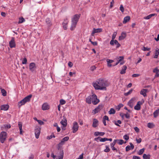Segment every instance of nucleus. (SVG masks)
I'll use <instances>...</instances> for the list:
<instances>
[{
	"label": "nucleus",
	"instance_id": "f257e3e1",
	"mask_svg": "<svg viewBox=\"0 0 159 159\" xmlns=\"http://www.w3.org/2000/svg\"><path fill=\"white\" fill-rule=\"evenodd\" d=\"M106 82L102 79H100L97 80L95 83H93V85L96 89L106 90Z\"/></svg>",
	"mask_w": 159,
	"mask_h": 159
},
{
	"label": "nucleus",
	"instance_id": "f03ea898",
	"mask_svg": "<svg viewBox=\"0 0 159 159\" xmlns=\"http://www.w3.org/2000/svg\"><path fill=\"white\" fill-rule=\"evenodd\" d=\"M80 16V14H76L72 16L71 20V24L70 28V30H73L76 28L77 23Z\"/></svg>",
	"mask_w": 159,
	"mask_h": 159
},
{
	"label": "nucleus",
	"instance_id": "7ed1b4c3",
	"mask_svg": "<svg viewBox=\"0 0 159 159\" xmlns=\"http://www.w3.org/2000/svg\"><path fill=\"white\" fill-rule=\"evenodd\" d=\"M32 96L31 94L29 95L19 102L18 103L19 107H20L22 105H24L27 102H30Z\"/></svg>",
	"mask_w": 159,
	"mask_h": 159
},
{
	"label": "nucleus",
	"instance_id": "20e7f679",
	"mask_svg": "<svg viewBox=\"0 0 159 159\" xmlns=\"http://www.w3.org/2000/svg\"><path fill=\"white\" fill-rule=\"evenodd\" d=\"M7 136V133L4 131L2 132L0 134V141L3 143L6 140Z\"/></svg>",
	"mask_w": 159,
	"mask_h": 159
},
{
	"label": "nucleus",
	"instance_id": "39448f33",
	"mask_svg": "<svg viewBox=\"0 0 159 159\" xmlns=\"http://www.w3.org/2000/svg\"><path fill=\"white\" fill-rule=\"evenodd\" d=\"M69 139V137L68 136L66 137L63 138L58 144V150H59L60 147L63 145L65 142L67 141Z\"/></svg>",
	"mask_w": 159,
	"mask_h": 159
},
{
	"label": "nucleus",
	"instance_id": "423d86ee",
	"mask_svg": "<svg viewBox=\"0 0 159 159\" xmlns=\"http://www.w3.org/2000/svg\"><path fill=\"white\" fill-rule=\"evenodd\" d=\"M78 129L79 126L78 123L76 122H74L72 128L73 133H76L78 130Z\"/></svg>",
	"mask_w": 159,
	"mask_h": 159
},
{
	"label": "nucleus",
	"instance_id": "0eeeda50",
	"mask_svg": "<svg viewBox=\"0 0 159 159\" xmlns=\"http://www.w3.org/2000/svg\"><path fill=\"white\" fill-rule=\"evenodd\" d=\"M41 129L39 127H37L35 129V135L37 139L39 138L40 133Z\"/></svg>",
	"mask_w": 159,
	"mask_h": 159
},
{
	"label": "nucleus",
	"instance_id": "6e6552de",
	"mask_svg": "<svg viewBox=\"0 0 159 159\" xmlns=\"http://www.w3.org/2000/svg\"><path fill=\"white\" fill-rule=\"evenodd\" d=\"M93 98L92 102L94 105H96L99 102V100L97 98V97L95 94H93Z\"/></svg>",
	"mask_w": 159,
	"mask_h": 159
},
{
	"label": "nucleus",
	"instance_id": "1a4fd4ad",
	"mask_svg": "<svg viewBox=\"0 0 159 159\" xmlns=\"http://www.w3.org/2000/svg\"><path fill=\"white\" fill-rule=\"evenodd\" d=\"M10 47L11 48H15L16 47V43L15 39L14 37H12L11 40L9 42Z\"/></svg>",
	"mask_w": 159,
	"mask_h": 159
},
{
	"label": "nucleus",
	"instance_id": "9d476101",
	"mask_svg": "<svg viewBox=\"0 0 159 159\" xmlns=\"http://www.w3.org/2000/svg\"><path fill=\"white\" fill-rule=\"evenodd\" d=\"M102 105H99L92 112L94 114H95L98 113L102 109Z\"/></svg>",
	"mask_w": 159,
	"mask_h": 159
},
{
	"label": "nucleus",
	"instance_id": "9b49d317",
	"mask_svg": "<svg viewBox=\"0 0 159 159\" xmlns=\"http://www.w3.org/2000/svg\"><path fill=\"white\" fill-rule=\"evenodd\" d=\"M60 123L65 127L67 126V120L66 117L64 116H63V119L61 121Z\"/></svg>",
	"mask_w": 159,
	"mask_h": 159
},
{
	"label": "nucleus",
	"instance_id": "f8f14e48",
	"mask_svg": "<svg viewBox=\"0 0 159 159\" xmlns=\"http://www.w3.org/2000/svg\"><path fill=\"white\" fill-rule=\"evenodd\" d=\"M30 70L32 71H35L36 69L35 64L34 62H32L30 64Z\"/></svg>",
	"mask_w": 159,
	"mask_h": 159
},
{
	"label": "nucleus",
	"instance_id": "ddd939ff",
	"mask_svg": "<svg viewBox=\"0 0 159 159\" xmlns=\"http://www.w3.org/2000/svg\"><path fill=\"white\" fill-rule=\"evenodd\" d=\"M142 102L140 101L138 102L136 105L134 106V109L136 110H139L140 109L141 106L140 105L142 104Z\"/></svg>",
	"mask_w": 159,
	"mask_h": 159
},
{
	"label": "nucleus",
	"instance_id": "4468645a",
	"mask_svg": "<svg viewBox=\"0 0 159 159\" xmlns=\"http://www.w3.org/2000/svg\"><path fill=\"white\" fill-rule=\"evenodd\" d=\"M129 144L130 146L128 145L126 147L125 150L126 152H128L130 149H133L134 148V146L131 143H130Z\"/></svg>",
	"mask_w": 159,
	"mask_h": 159
},
{
	"label": "nucleus",
	"instance_id": "2eb2a0df",
	"mask_svg": "<svg viewBox=\"0 0 159 159\" xmlns=\"http://www.w3.org/2000/svg\"><path fill=\"white\" fill-rule=\"evenodd\" d=\"M102 31V29L101 28H98L95 29V28L93 29L92 32L91 34V35L93 36V34L96 33L100 32Z\"/></svg>",
	"mask_w": 159,
	"mask_h": 159
},
{
	"label": "nucleus",
	"instance_id": "dca6fc26",
	"mask_svg": "<svg viewBox=\"0 0 159 159\" xmlns=\"http://www.w3.org/2000/svg\"><path fill=\"white\" fill-rule=\"evenodd\" d=\"M9 107L8 105H2L1 107L0 110L7 111L8 110Z\"/></svg>",
	"mask_w": 159,
	"mask_h": 159
},
{
	"label": "nucleus",
	"instance_id": "f3484780",
	"mask_svg": "<svg viewBox=\"0 0 159 159\" xmlns=\"http://www.w3.org/2000/svg\"><path fill=\"white\" fill-rule=\"evenodd\" d=\"M93 95L91 96H89L86 99V102L88 104H91V101H92L93 98Z\"/></svg>",
	"mask_w": 159,
	"mask_h": 159
},
{
	"label": "nucleus",
	"instance_id": "a211bd4d",
	"mask_svg": "<svg viewBox=\"0 0 159 159\" xmlns=\"http://www.w3.org/2000/svg\"><path fill=\"white\" fill-rule=\"evenodd\" d=\"M68 19H66L63 22V27L64 30H66L67 29V25L68 23Z\"/></svg>",
	"mask_w": 159,
	"mask_h": 159
},
{
	"label": "nucleus",
	"instance_id": "6ab92c4d",
	"mask_svg": "<svg viewBox=\"0 0 159 159\" xmlns=\"http://www.w3.org/2000/svg\"><path fill=\"white\" fill-rule=\"evenodd\" d=\"M64 153L63 150H60L58 155L57 159H63V157Z\"/></svg>",
	"mask_w": 159,
	"mask_h": 159
},
{
	"label": "nucleus",
	"instance_id": "aec40b11",
	"mask_svg": "<svg viewBox=\"0 0 159 159\" xmlns=\"http://www.w3.org/2000/svg\"><path fill=\"white\" fill-rule=\"evenodd\" d=\"M126 34L125 32H123L121 34V36H120L119 38V40H121L124 39L126 37Z\"/></svg>",
	"mask_w": 159,
	"mask_h": 159
},
{
	"label": "nucleus",
	"instance_id": "412c9836",
	"mask_svg": "<svg viewBox=\"0 0 159 159\" xmlns=\"http://www.w3.org/2000/svg\"><path fill=\"white\" fill-rule=\"evenodd\" d=\"M98 121L97 119H93L92 124L93 127L94 128L97 127L98 125Z\"/></svg>",
	"mask_w": 159,
	"mask_h": 159
},
{
	"label": "nucleus",
	"instance_id": "4be33fe9",
	"mask_svg": "<svg viewBox=\"0 0 159 159\" xmlns=\"http://www.w3.org/2000/svg\"><path fill=\"white\" fill-rule=\"evenodd\" d=\"M148 91L147 89H143L141 90L140 92V94L142 95L144 97H146L147 96L146 93Z\"/></svg>",
	"mask_w": 159,
	"mask_h": 159
},
{
	"label": "nucleus",
	"instance_id": "5701e85b",
	"mask_svg": "<svg viewBox=\"0 0 159 159\" xmlns=\"http://www.w3.org/2000/svg\"><path fill=\"white\" fill-rule=\"evenodd\" d=\"M134 100V98H132L128 102V105L131 108H132L133 106V102Z\"/></svg>",
	"mask_w": 159,
	"mask_h": 159
},
{
	"label": "nucleus",
	"instance_id": "b1692460",
	"mask_svg": "<svg viewBox=\"0 0 159 159\" xmlns=\"http://www.w3.org/2000/svg\"><path fill=\"white\" fill-rule=\"evenodd\" d=\"M46 23L48 27L51 26L52 25V22L49 18H47L45 20Z\"/></svg>",
	"mask_w": 159,
	"mask_h": 159
},
{
	"label": "nucleus",
	"instance_id": "393cba45",
	"mask_svg": "<svg viewBox=\"0 0 159 159\" xmlns=\"http://www.w3.org/2000/svg\"><path fill=\"white\" fill-rule=\"evenodd\" d=\"M42 108L43 110H46L49 109V106L47 103H44L42 106Z\"/></svg>",
	"mask_w": 159,
	"mask_h": 159
},
{
	"label": "nucleus",
	"instance_id": "a878e982",
	"mask_svg": "<svg viewBox=\"0 0 159 159\" xmlns=\"http://www.w3.org/2000/svg\"><path fill=\"white\" fill-rule=\"evenodd\" d=\"M130 17L129 16H127L124 17L123 22V24H125L130 20Z\"/></svg>",
	"mask_w": 159,
	"mask_h": 159
},
{
	"label": "nucleus",
	"instance_id": "bb28decb",
	"mask_svg": "<svg viewBox=\"0 0 159 159\" xmlns=\"http://www.w3.org/2000/svg\"><path fill=\"white\" fill-rule=\"evenodd\" d=\"M127 68V66H124L122 68L121 70L120 71V73L121 74H124L125 73V70H126Z\"/></svg>",
	"mask_w": 159,
	"mask_h": 159
},
{
	"label": "nucleus",
	"instance_id": "cd10ccee",
	"mask_svg": "<svg viewBox=\"0 0 159 159\" xmlns=\"http://www.w3.org/2000/svg\"><path fill=\"white\" fill-rule=\"evenodd\" d=\"M105 134L104 132H96L94 133V135L96 136H97L98 135L102 136H103Z\"/></svg>",
	"mask_w": 159,
	"mask_h": 159
},
{
	"label": "nucleus",
	"instance_id": "c85d7f7f",
	"mask_svg": "<svg viewBox=\"0 0 159 159\" xmlns=\"http://www.w3.org/2000/svg\"><path fill=\"white\" fill-rule=\"evenodd\" d=\"M154 54L155 56L154 57V58H157L159 54V49L158 48H157V49L156 50Z\"/></svg>",
	"mask_w": 159,
	"mask_h": 159
},
{
	"label": "nucleus",
	"instance_id": "c756f323",
	"mask_svg": "<svg viewBox=\"0 0 159 159\" xmlns=\"http://www.w3.org/2000/svg\"><path fill=\"white\" fill-rule=\"evenodd\" d=\"M22 125L21 122H19L18 123V126L20 129V134H22Z\"/></svg>",
	"mask_w": 159,
	"mask_h": 159
},
{
	"label": "nucleus",
	"instance_id": "7c9ffc66",
	"mask_svg": "<svg viewBox=\"0 0 159 159\" xmlns=\"http://www.w3.org/2000/svg\"><path fill=\"white\" fill-rule=\"evenodd\" d=\"M124 59V57L122 56H120L119 57V58H118L119 60L115 64V65H113V66H116L119 63L122 61Z\"/></svg>",
	"mask_w": 159,
	"mask_h": 159
},
{
	"label": "nucleus",
	"instance_id": "2f4dec72",
	"mask_svg": "<svg viewBox=\"0 0 159 159\" xmlns=\"http://www.w3.org/2000/svg\"><path fill=\"white\" fill-rule=\"evenodd\" d=\"M159 113V108L156 110L153 113L154 117L155 118L158 115Z\"/></svg>",
	"mask_w": 159,
	"mask_h": 159
},
{
	"label": "nucleus",
	"instance_id": "473e14b6",
	"mask_svg": "<svg viewBox=\"0 0 159 159\" xmlns=\"http://www.w3.org/2000/svg\"><path fill=\"white\" fill-rule=\"evenodd\" d=\"M156 15L155 14H150L147 16H146L144 17V19H150L152 16H154Z\"/></svg>",
	"mask_w": 159,
	"mask_h": 159
},
{
	"label": "nucleus",
	"instance_id": "72a5a7b5",
	"mask_svg": "<svg viewBox=\"0 0 159 159\" xmlns=\"http://www.w3.org/2000/svg\"><path fill=\"white\" fill-rule=\"evenodd\" d=\"M150 155L149 154L146 155L144 154L143 156V159H149L150 158Z\"/></svg>",
	"mask_w": 159,
	"mask_h": 159
},
{
	"label": "nucleus",
	"instance_id": "f704fd0d",
	"mask_svg": "<svg viewBox=\"0 0 159 159\" xmlns=\"http://www.w3.org/2000/svg\"><path fill=\"white\" fill-rule=\"evenodd\" d=\"M115 112V110L113 108H111L108 111V113L110 114H114Z\"/></svg>",
	"mask_w": 159,
	"mask_h": 159
},
{
	"label": "nucleus",
	"instance_id": "c9c22d12",
	"mask_svg": "<svg viewBox=\"0 0 159 159\" xmlns=\"http://www.w3.org/2000/svg\"><path fill=\"white\" fill-rule=\"evenodd\" d=\"M144 150L145 149L144 148L140 149L138 152V154L139 155H142L144 152Z\"/></svg>",
	"mask_w": 159,
	"mask_h": 159
},
{
	"label": "nucleus",
	"instance_id": "e433bc0d",
	"mask_svg": "<svg viewBox=\"0 0 159 159\" xmlns=\"http://www.w3.org/2000/svg\"><path fill=\"white\" fill-rule=\"evenodd\" d=\"M133 91V89H131L129 91L125 93L124 94L125 95L127 96L130 94Z\"/></svg>",
	"mask_w": 159,
	"mask_h": 159
},
{
	"label": "nucleus",
	"instance_id": "4c0bfd02",
	"mask_svg": "<svg viewBox=\"0 0 159 159\" xmlns=\"http://www.w3.org/2000/svg\"><path fill=\"white\" fill-rule=\"evenodd\" d=\"M118 143L119 145H122L124 143V141L122 139H117Z\"/></svg>",
	"mask_w": 159,
	"mask_h": 159
},
{
	"label": "nucleus",
	"instance_id": "58836bf2",
	"mask_svg": "<svg viewBox=\"0 0 159 159\" xmlns=\"http://www.w3.org/2000/svg\"><path fill=\"white\" fill-rule=\"evenodd\" d=\"M25 21V19L22 17L20 18L19 19V20L18 23H21Z\"/></svg>",
	"mask_w": 159,
	"mask_h": 159
},
{
	"label": "nucleus",
	"instance_id": "ea45409f",
	"mask_svg": "<svg viewBox=\"0 0 159 159\" xmlns=\"http://www.w3.org/2000/svg\"><path fill=\"white\" fill-rule=\"evenodd\" d=\"M123 105L121 103H120L116 107V109H117L118 111H119L121 107H123Z\"/></svg>",
	"mask_w": 159,
	"mask_h": 159
},
{
	"label": "nucleus",
	"instance_id": "a19ab883",
	"mask_svg": "<svg viewBox=\"0 0 159 159\" xmlns=\"http://www.w3.org/2000/svg\"><path fill=\"white\" fill-rule=\"evenodd\" d=\"M114 43L116 45L117 48L119 47L120 46V44L118 42V41L116 40H114Z\"/></svg>",
	"mask_w": 159,
	"mask_h": 159
},
{
	"label": "nucleus",
	"instance_id": "79ce46f5",
	"mask_svg": "<svg viewBox=\"0 0 159 159\" xmlns=\"http://www.w3.org/2000/svg\"><path fill=\"white\" fill-rule=\"evenodd\" d=\"M1 93L2 95L3 96H6L7 95V92L4 89L1 90Z\"/></svg>",
	"mask_w": 159,
	"mask_h": 159
},
{
	"label": "nucleus",
	"instance_id": "37998d69",
	"mask_svg": "<svg viewBox=\"0 0 159 159\" xmlns=\"http://www.w3.org/2000/svg\"><path fill=\"white\" fill-rule=\"evenodd\" d=\"M106 148L104 150V151L106 152H109L110 151V149L108 146L106 145Z\"/></svg>",
	"mask_w": 159,
	"mask_h": 159
},
{
	"label": "nucleus",
	"instance_id": "c03bdc74",
	"mask_svg": "<svg viewBox=\"0 0 159 159\" xmlns=\"http://www.w3.org/2000/svg\"><path fill=\"white\" fill-rule=\"evenodd\" d=\"M148 128H152L154 126V125L153 123H148Z\"/></svg>",
	"mask_w": 159,
	"mask_h": 159
},
{
	"label": "nucleus",
	"instance_id": "a18cd8bd",
	"mask_svg": "<svg viewBox=\"0 0 159 159\" xmlns=\"http://www.w3.org/2000/svg\"><path fill=\"white\" fill-rule=\"evenodd\" d=\"M117 142V139L114 140L113 143L111 144V147L114 146H115V145L116 144Z\"/></svg>",
	"mask_w": 159,
	"mask_h": 159
},
{
	"label": "nucleus",
	"instance_id": "49530a36",
	"mask_svg": "<svg viewBox=\"0 0 159 159\" xmlns=\"http://www.w3.org/2000/svg\"><path fill=\"white\" fill-rule=\"evenodd\" d=\"M55 137V136L53 134H52L50 136H48L47 137V138L48 139H52V138H54Z\"/></svg>",
	"mask_w": 159,
	"mask_h": 159
},
{
	"label": "nucleus",
	"instance_id": "de8ad7c7",
	"mask_svg": "<svg viewBox=\"0 0 159 159\" xmlns=\"http://www.w3.org/2000/svg\"><path fill=\"white\" fill-rule=\"evenodd\" d=\"M27 60L26 57H24L22 61V64H27Z\"/></svg>",
	"mask_w": 159,
	"mask_h": 159
},
{
	"label": "nucleus",
	"instance_id": "09e8293b",
	"mask_svg": "<svg viewBox=\"0 0 159 159\" xmlns=\"http://www.w3.org/2000/svg\"><path fill=\"white\" fill-rule=\"evenodd\" d=\"M123 138L125 140L127 141L129 139V136L127 134H125Z\"/></svg>",
	"mask_w": 159,
	"mask_h": 159
},
{
	"label": "nucleus",
	"instance_id": "8fccbe9b",
	"mask_svg": "<svg viewBox=\"0 0 159 159\" xmlns=\"http://www.w3.org/2000/svg\"><path fill=\"white\" fill-rule=\"evenodd\" d=\"M60 102L61 105H64L65 104L66 101L65 100L61 99L60 100Z\"/></svg>",
	"mask_w": 159,
	"mask_h": 159
},
{
	"label": "nucleus",
	"instance_id": "3c124183",
	"mask_svg": "<svg viewBox=\"0 0 159 159\" xmlns=\"http://www.w3.org/2000/svg\"><path fill=\"white\" fill-rule=\"evenodd\" d=\"M107 138H102L101 137V139H100V141L101 142H104L105 141H107Z\"/></svg>",
	"mask_w": 159,
	"mask_h": 159
},
{
	"label": "nucleus",
	"instance_id": "603ef678",
	"mask_svg": "<svg viewBox=\"0 0 159 159\" xmlns=\"http://www.w3.org/2000/svg\"><path fill=\"white\" fill-rule=\"evenodd\" d=\"M151 49L150 48H148L145 47H143V49H142V50L144 51H149Z\"/></svg>",
	"mask_w": 159,
	"mask_h": 159
},
{
	"label": "nucleus",
	"instance_id": "864d4df0",
	"mask_svg": "<svg viewBox=\"0 0 159 159\" xmlns=\"http://www.w3.org/2000/svg\"><path fill=\"white\" fill-rule=\"evenodd\" d=\"M153 72L154 73H158L159 72V70L157 68H156L153 69Z\"/></svg>",
	"mask_w": 159,
	"mask_h": 159
},
{
	"label": "nucleus",
	"instance_id": "5fc2aeb1",
	"mask_svg": "<svg viewBox=\"0 0 159 159\" xmlns=\"http://www.w3.org/2000/svg\"><path fill=\"white\" fill-rule=\"evenodd\" d=\"M116 34H117V33L116 32H115L113 33V34L112 36V39L113 40H114V39H115V38L116 37Z\"/></svg>",
	"mask_w": 159,
	"mask_h": 159
},
{
	"label": "nucleus",
	"instance_id": "6e6d98bb",
	"mask_svg": "<svg viewBox=\"0 0 159 159\" xmlns=\"http://www.w3.org/2000/svg\"><path fill=\"white\" fill-rule=\"evenodd\" d=\"M120 10L122 12H124V8L122 5H121L120 7Z\"/></svg>",
	"mask_w": 159,
	"mask_h": 159
},
{
	"label": "nucleus",
	"instance_id": "4d7b16f0",
	"mask_svg": "<svg viewBox=\"0 0 159 159\" xmlns=\"http://www.w3.org/2000/svg\"><path fill=\"white\" fill-rule=\"evenodd\" d=\"M124 116H125V117L127 119H129L130 117V115L128 113H127L125 114H124Z\"/></svg>",
	"mask_w": 159,
	"mask_h": 159
},
{
	"label": "nucleus",
	"instance_id": "13d9d810",
	"mask_svg": "<svg viewBox=\"0 0 159 159\" xmlns=\"http://www.w3.org/2000/svg\"><path fill=\"white\" fill-rule=\"evenodd\" d=\"M37 122L40 125H43L44 123V122L40 120H37Z\"/></svg>",
	"mask_w": 159,
	"mask_h": 159
},
{
	"label": "nucleus",
	"instance_id": "bf43d9fd",
	"mask_svg": "<svg viewBox=\"0 0 159 159\" xmlns=\"http://www.w3.org/2000/svg\"><path fill=\"white\" fill-rule=\"evenodd\" d=\"M103 119L104 120H105V121H106V120H107V121L109 120V119L108 117L107 116H105L103 117Z\"/></svg>",
	"mask_w": 159,
	"mask_h": 159
},
{
	"label": "nucleus",
	"instance_id": "052dcab7",
	"mask_svg": "<svg viewBox=\"0 0 159 159\" xmlns=\"http://www.w3.org/2000/svg\"><path fill=\"white\" fill-rule=\"evenodd\" d=\"M134 129L135 131L137 133L139 132V129L137 127H134Z\"/></svg>",
	"mask_w": 159,
	"mask_h": 159
},
{
	"label": "nucleus",
	"instance_id": "680f3d73",
	"mask_svg": "<svg viewBox=\"0 0 159 159\" xmlns=\"http://www.w3.org/2000/svg\"><path fill=\"white\" fill-rule=\"evenodd\" d=\"M106 61L107 63H111L114 62V61L113 60L108 59H107Z\"/></svg>",
	"mask_w": 159,
	"mask_h": 159
},
{
	"label": "nucleus",
	"instance_id": "e2e57ef3",
	"mask_svg": "<svg viewBox=\"0 0 159 159\" xmlns=\"http://www.w3.org/2000/svg\"><path fill=\"white\" fill-rule=\"evenodd\" d=\"M139 76V74H133L132 75V76L133 77H138Z\"/></svg>",
	"mask_w": 159,
	"mask_h": 159
},
{
	"label": "nucleus",
	"instance_id": "0e129e2a",
	"mask_svg": "<svg viewBox=\"0 0 159 159\" xmlns=\"http://www.w3.org/2000/svg\"><path fill=\"white\" fill-rule=\"evenodd\" d=\"M133 159H140V158L139 157L134 156L133 157Z\"/></svg>",
	"mask_w": 159,
	"mask_h": 159
},
{
	"label": "nucleus",
	"instance_id": "69168bd1",
	"mask_svg": "<svg viewBox=\"0 0 159 159\" xmlns=\"http://www.w3.org/2000/svg\"><path fill=\"white\" fill-rule=\"evenodd\" d=\"M91 43L94 46H97L98 44V43L97 42H93L91 41Z\"/></svg>",
	"mask_w": 159,
	"mask_h": 159
},
{
	"label": "nucleus",
	"instance_id": "338daca9",
	"mask_svg": "<svg viewBox=\"0 0 159 159\" xmlns=\"http://www.w3.org/2000/svg\"><path fill=\"white\" fill-rule=\"evenodd\" d=\"M142 139L141 138H139V139H136V141L137 143H139L141 142Z\"/></svg>",
	"mask_w": 159,
	"mask_h": 159
},
{
	"label": "nucleus",
	"instance_id": "774afa93",
	"mask_svg": "<svg viewBox=\"0 0 159 159\" xmlns=\"http://www.w3.org/2000/svg\"><path fill=\"white\" fill-rule=\"evenodd\" d=\"M84 153H82L80 155L78 159H83V158Z\"/></svg>",
	"mask_w": 159,
	"mask_h": 159
}]
</instances>
